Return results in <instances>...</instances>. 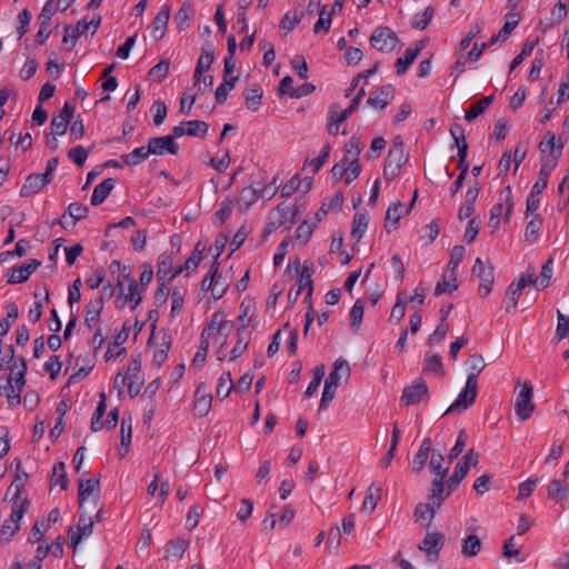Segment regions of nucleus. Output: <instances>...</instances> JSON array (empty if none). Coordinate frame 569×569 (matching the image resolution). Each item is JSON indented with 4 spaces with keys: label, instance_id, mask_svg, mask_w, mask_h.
Returning <instances> with one entry per match:
<instances>
[{
    "label": "nucleus",
    "instance_id": "f257e3e1",
    "mask_svg": "<svg viewBox=\"0 0 569 569\" xmlns=\"http://www.w3.org/2000/svg\"><path fill=\"white\" fill-rule=\"evenodd\" d=\"M23 482L20 477H17V479L10 485L7 492V495L13 492L10 515L12 525H2L0 529L1 536H4L7 540H9L19 530V523L30 506L28 498L21 496Z\"/></svg>",
    "mask_w": 569,
    "mask_h": 569
},
{
    "label": "nucleus",
    "instance_id": "f03ea898",
    "mask_svg": "<svg viewBox=\"0 0 569 569\" xmlns=\"http://www.w3.org/2000/svg\"><path fill=\"white\" fill-rule=\"evenodd\" d=\"M341 377H350V367L347 360L338 358L333 363V370L325 381V388L320 400L319 409H325L335 399L336 391L340 385Z\"/></svg>",
    "mask_w": 569,
    "mask_h": 569
},
{
    "label": "nucleus",
    "instance_id": "7ed1b4c3",
    "mask_svg": "<svg viewBox=\"0 0 569 569\" xmlns=\"http://www.w3.org/2000/svg\"><path fill=\"white\" fill-rule=\"evenodd\" d=\"M408 161V156L405 152V143L400 136L392 140L391 148L388 151L386 164L383 168V178L387 181L393 180L401 171L403 164Z\"/></svg>",
    "mask_w": 569,
    "mask_h": 569
},
{
    "label": "nucleus",
    "instance_id": "20e7f679",
    "mask_svg": "<svg viewBox=\"0 0 569 569\" xmlns=\"http://www.w3.org/2000/svg\"><path fill=\"white\" fill-rule=\"evenodd\" d=\"M517 385L521 386L515 401V411L521 422L527 421L533 412L536 406L532 401L533 387L530 381L520 382L517 380Z\"/></svg>",
    "mask_w": 569,
    "mask_h": 569
},
{
    "label": "nucleus",
    "instance_id": "39448f33",
    "mask_svg": "<svg viewBox=\"0 0 569 569\" xmlns=\"http://www.w3.org/2000/svg\"><path fill=\"white\" fill-rule=\"evenodd\" d=\"M479 453L475 449H470L456 465L452 475L448 478V495L458 487L465 479L471 465L477 466Z\"/></svg>",
    "mask_w": 569,
    "mask_h": 569
},
{
    "label": "nucleus",
    "instance_id": "423d86ee",
    "mask_svg": "<svg viewBox=\"0 0 569 569\" xmlns=\"http://www.w3.org/2000/svg\"><path fill=\"white\" fill-rule=\"evenodd\" d=\"M506 207L505 220L509 221L510 214L513 208V198L511 187L507 186L499 193V202L496 203L490 211L489 226L493 229H498L500 224V216Z\"/></svg>",
    "mask_w": 569,
    "mask_h": 569
},
{
    "label": "nucleus",
    "instance_id": "0eeeda50",
    "mask_svg": "<svg viewBox=\"0 0 569 569\" xmlns=\"http://www.w3.org/2000/svg\"><path fill=\"white\" fill-rule=\"evenodd\" d=\"M370 43L381 52H391L397 48L399 38L391 28L378 27L370 36Z\"/></svg>",
    "mask_w": 569,
    "mask_h": 569
},
{
    "label": "nucleus",
    "instance_id": "6e6552de",
    "mask_svg": "<svg viewBox=\"0 0 569 569\" xmlns=\"http://www.w3.org/2000/svg\"><path fill=\"white\" fill-rule=\"evenodd\" d=\"M446 537L443 533L435 531H427L422 541L418 545V549L426 553L427 560L430 563H435L439 559V553L443 548Z\"/></svg>",
    "mask_w": 569,
    "mask_h": 569
},
{
    "label": "nucleus",
    "instance_id": "1a4fd4ad",
    "mask_svg": "<svg viewBox=\"0 0 569 569\" xmlns=\"http://www.w3.org/2000/svg\"><path fill=\"white\" fill-rule=\"evenodd\" d=\"M472 274L480 279V296L487 297L491 292L495 282L493 267L489 262H483L481 258H477L472 267Z\"/></svg>",
    "mask_w": 569,
    "mask_h": 569
},
{
    "label": "nucleus",
    "instance_id": "9d476101",
    "mask_svg": "<svg viewBox=\"0 0 569 569\" xmlns=\"http://www.w3.org/2000/svg\"><path fill=\"white\" fill-rule=\"evenodd\" d=\"M478 383H473V377H468L466 387L461 390L458 398L450 405L445 415L462 411L469 408L476 400Z\"/></svg>",
    "mask_w": 569,
    "mask_h": 569
},
{
    "label": "nucleus",
    "instance_id": "9b49d317",
    "mask_svg": "<svg viewBox=\"0 0 569 569\" xmlns=\"http://www.w3.org/2000/svg\"><path fill=\"white\" fill-rule=\"evenodd\" d=\"M428 396L427 383L422 379H417L415 382L403 389L401 396L402 406H411L419 403L423 397Z\"/></svg>",
    "mask_w": 569,
    "mask_h": 569
},
{
    "label": "nucleus",
    "instance_id": "f8f14e48",
    "mask_svg": "<svg viewBox=\"0 0 569 569\" xmlns=\"http://www.w3.org/2000/svg\"><path fill=\"white\" fill-rule=\"evenodd\" d=\"M563 144H556V136L551 131H547L539 144V149L543 157L541 160H555V164L561 157Z\"/></svg>",
    "mask_w": 569,
    "mask_h": 569
},
{
    "label": "nucleus",
    "instance_id": "ddd939ff",
    "mask_svg": "<svg viewBox=\"0 0 569 569\" xmlns=\"http://www.w3.org/2000/svg\"><path fill=\"white\" fill-rule=\"evenodd\" d=\"M151 154L162 156L164 153L177 154L179 146L171 136L153 137L148 140Z\"/></svg>",
    "mask_w": 569,
    "mask_h": 569
},
{
    "label": "nucleus",
    "instance_id": "4468645a",
    "mask_svg": "<svg viewBox=\"0 0 569 569\" xmlns=\"http://www.w3.org/2000/svg\"><path fill=\"white\" fill-rule=\"evenodd\" d=\"M190 547V540L177 537L169 540L163 547L164 560H181Z\"/></svg>",
    "mask_w": 569,
    "mask_h": 569
},
{
    "label": "nucleus",
    "instance_id": "2eb2a0df",
    "mask_svg": "<svg viewBox=\"0 0 569 569\" xmlns=\"http://www.w3.org/2000/svg\"><path fill=\"white\" fill-rule=\"evenodd\" d=\"M141 362L138 358L132 359L128 366L127 380L128 393L131 398L136 397L143 385V379L140 377Z\"/></svg>",
    "mask_w": 569,
    "mask_h": 569
},
{
    "label": "nucleus",
    "instance_id": "dca6fc26",
    "mask_svg": "<svg viewBox=\"0 0 569 569\" xmlns=\"http://www.w3.org/2000/svg\"><path fill=\"white\" fill-rule=\"evenodd\" d=\"M74 108L66 102L60 110L59 114L54 116L51 120L50 129L51 134L53 136H62L66 133L68 123L70 122Z\"/></svg>",
    "mask_w": 569,
    "mask_h": 569
},
{
    "label": "nucleus",
    "instance_id": "f3484780",
    "mask_svg": "<svg viewBox=\"0 0 569 569\" xmlns=\"http://www.w3.org/2000/svg\"><path fill=\"white\" fill-rule=\"evenodd\" d=\"M50 182L51 179L46 178L43 173H31L22 184L20 196L23 198L31 197L41 191Z\"/></svg>",
    "mask_w": 569,
    "mask_h": 569
},
{
    "label": "nucleus",
    "instance_id": "a211bd4d",
    "mask_svg": "<svg viewBox=\"0 0 569 569\" xmlns=\"http://www.w3.org/2000/svg\"><path fill=\"white\" fill-rule=\"evenodd\" d=\"M40 264L41 262L39 260L30 259L20 267L12 268L8 277V282L12 284L26 282Z\"/></svg>",
    "mask_w": 569,
    "mask_h": 569
},
{
    "label": "nucleus",
    "instance_id": "6ab92c4d",
    "mask_svg": "<svg viewBox=\"0 0 569 569\" xmlns=\"http://www.w3.org/2000/svg\"><path fill=\"white\" fill-rule=\"evenodd\" d=\"M395 97V89L391 84L381 86L376 91L371 92L367 103L376 109H385L389 101Z\"/></svg>",
    "mask_w": 569,
    "mask_h": 569
},
{
    "label": "nucleus",
    "instance_id": "aec40b11",
    "mask_svg": "<svg viewBox=\"0 0 569 569\" xmlns=\"http://www.w3.org/2000/svg\"><path fill=\"white\" fill-rule=\"evenodd\" d=\"M170 12H171L170 6L164 4L161 8V10L157 13V16L153 18V21H152L150 28H151V36L156 40L163 38L166 30H167L169 19H170Z\"/></svg>",
    "mask_w": 569,
    "mask_h": 569
},
{
    "label": "nucleus",
    "instance_id": "412c9836",
    "mask_svg": "<svg viewBox=\"0 0 569 569\" xmlns=\"http://www.w3.org/2000/svg\"><path fill=\"white\" fill-rule=\"evenodd\" d=\"M547 497L558 503L569 498V485L565 479H552L547 486Z\"/></svg>",
    "mask_w": 569,
    "mask_h": 569
},
{
    "label": "nucleus",
    "instance_id": "4be33fe9",
    "mask_svg": "<svg viewBox=\"0 0 569 569\" xmlns=\"http://www.w3.org/2000/svg\"><path fill=\"white\" fill-rule=\"evenodd\" d=\"M527 286L526 276H521L517 281L510 283L505 297L506 310L516 309L518 300Z\"/></svg>",
    "mask_w": 569,
    "mask_h": 569
},
{
    "label": "nucleus",
    "instance_id": "5701e85b",
    "mask_svg": "<svg viewBox=\"0 0 569 569\" xmlns=\"http://www.w3.org/2000/svg\"><path fill=\"white\" fill-rule=\"evenodd\" d=\"M432 451V440L431 438L427 437L423 439L417 453L413 457L412 471L415 473H420L422 471Z\"/></svg>",
    "mask_w": 569,
    "mask_h": 569
},
{
    "label": "nucleus",
    "instance_id": "b1692460",
    "mask_svg": "<svg viewBox=\"0 0 569 569\" xmlns=\"http://www.w3.org/2000/svg\"><path fill=\"white\" fill-rule=\"evenodd\" d=\"M448 495V481L442 478H435L431 481L430 493L428 496L429 502L436 505V507H441L442 502L449 497Z\"/></svg>",
    "mask_w": 569,
    "mask_h": 569
},
{
    "label": "nucleus",
    "instance_id": "393cba45",
    "mask_svg": "<svg viewBox=\"0 0 569 569\" xmlns=\"http://www.w3.org/2000/svg\"><path fill=\"white\" fill-rule=\"evenodd\" d=\"M422 48V42L416 43L415 47L407 48L403 56L397 59L395 67L396 73L398 76H402L407 71V69L413 63Z\"/></svg>",
    "mask_w": 569,
    "mask_h": 569
},
{
    "label": "nucleus",
    "instance_id": "a878e982",
    "mask_svg": "<svg viewBox=\"0 0 569 569\" xmlns=\"http://www.w3.org/2000/svg\"><path fill=\"white\" fill-rule=\"evenodd\" d=\"M219 262H213L210 269V278L213 279L211 295L214 300L220 299L227 291L229 283L226 277L218 274Z\"/></svg>",
    "mask_w": 569,
    "mask_h": 569
},
{
    "label": "nucleus",
    "instance_id": "bb28decb",
    "mask_svg": "<svg viewBox=\"0 0 569 569\" xmlns=\"http://www.w3.org/2000/svg\"><path fill=\"white\" fill-rule=\"evenodd\" d=\"M103 309V297L92 299L86 306V318L84 323L89 329L99 321Z\"/></svg>",
    "mask_w": 569,
    "mask_h": 569
},
{
    "label": "nucleus",
    "instance_id": "cd10ccee",
    "mask_svg": "<svg viewBox=\"0 0 569 569\" xmlns=\"http://www.w3.org/2000/svg\"><path fill=\"white\" fill-rule=\"evenodd\" d=\"M93 529V519L90 517H87L84 515H81L78 522V533L77 536L73 535L72 528H70L69 532L71 533V543L73 547H77V545L83 539L89 537L92 533Z\"/></svg>",
    "mask_w": 569,
    "mask_h": 569
},
{
    "label": "nucleus",
    "instance_id": "c85d7f7f",
    "mask_svg": "<svg viewBox=\"0 0 569 569\" xmlns=\"http://www.w3.org/2000/svg\"><path fill=\"white\" fill-rule=\"evenodd\" d=\"M114 179L107 178L99 184H97L93 189L92 196H91V204L92 206H99L101 204L110 194V192L114 188Z\"/></svg>",
    "mask_w": 569,
    "mask_h": 569
},
{
    "label": "nucleus",
    "instance_id": "c756f323",
    "mask_svg": "<svg viewBox=\"0 0 569 569\" xmlns=\"http://www.w3.org/2000/svg\"><path fill=\"white\" fill-rule=\"evenodd\" d=\"M100 488V480L98 477H92L90 479H81L79 481V489H78V499L80 506L83 505V502L92 496L94 492H98Z\"/></svg>",
    "mask_w": 569,
    "mask_h": 569
},
{
    "label": "nucleus",
    "instance_id": "7c9ffc66",
    "mask_svg": "<svg viewBox=\"0 0 569 569\" xmlns=\"http://www.w3.org/2000/svg\"><path fill=\"white\" fill-rule=\"evenodd\" d=\"M298 213L296 206H288L286 203H279L269 216L274 220L283 221V226L293 223L295 217Z\"/></svg>",
    "mask_w": 569,
    "mask_h": 569
},
{
    "label": "nucleus",
    "instance_id": "2f4dec72",
    "mask_svg": "<svg viewBox=\"0 0 569 569\" xmlns=\"http://www.w3.org/2000/svg\"><path fill=\"white\" fill-rule=\"evenodd\" d=\"M556 166L557 164H555V160H541V167L538 173V179L532 187V189L536 190V192H543V190L548 186L549 176Z\"/></svg>",
    "mask_w": 569,
    "mask_h": 569
},
{
    "label": "nucleus",
    "instance_id": "473e14b6",
    "mask_svg": "<svg viewBox=\"0 0 569 569\" xmlns=\"http://www.w3.org/2000/svg\"><path fill=\"white\" fill-rule=\"evenodd\" d=\"M438 509H440V507H436L432 502H420L416 506L413 511L415 520L421 521L428 519L427 529H429Z\"/></svg>",
    "mask_w": 569,
    "mask_h": 569
},
{
    "label": "nucleus",
    "instance_id": "72a5a7b5",
    "mask_svg": "<svg viewBox=\"0 0 569 569\" xmlns=\"http://www.w3.org/2000/svg\"><path fill=\"white\" fill-rule=\"evenodd\" d=\"M173 257L172 254L163 253L159 258L158 269H157V279L158 281L170 282L172 280Z\"/></svg>",
    "mask_w": 569,
    "mask_h": 569
},
{
    "label": "nucleus",
    "instance_id": "f704fd0d",
    "mask_svg": "<svg viewBox=\"0 0 569 569\" xmlns=\"http://www.w3.org/2000/svg\"><path fill=\"white\" fill-rule=\"evenodd\" d=\"M100 23H101L100 16H98L97 18H92L91 20H87V18H82L80 21H78V23L73 28L74 30H72V34H71L72 46H74L76 40L83 33L89 31L91 27L93 28V30H92V34H93L97 31V29L99 28Z\"/></svg>",
    "mask_w": 569,
    "mask_h": 569
},
{
    "label": "nucleus",
    "instance_id": "c9c22d12",
    "mask_svg": "<svg viewBox=\"0 0 569 569\" xmlns=\"http://www.w3.org/2000/svg\"><path fill=\"white\" fill-rule=\"evenodd\" d=\"M445 457L438 451L433 450L429 460V469L432 473L436 475V478L446 479L448 476L449 467L443 466Z\"/></svg>",
    "mask_w": 569,
    "mask_h": 569
},
{
    "label": "nucleus",
    "instance_id": "e433bc0d",
    "mask_svg": "<svg viewBox=\"0 0 569 569\" xmlns=\"http://www.w3.org/2000/svg\"><path fill=\"white\" fill-rule=\"evenodd\" d=\"M194 14V9L191 2L186 1L182 3L180 9L174 16V22L179 30H186L189 28V21Z\"/></svg>",
    "mask_w": 569,
    "mask_h": 569
},
{
    "label": "nucleus",
    "instance_id": "4c0bfd02",
    "mask_svg": "<svg viewBox=\"0 0 569 569\" xmlns=\"http://www.w3.org/2000/svg\"><path fill=\"white\" fill-rule=\"evenodd\" d=\"M246 106L252 111H257L261 106L262 89L259 84H253L244 91Z\"/></svg>",
    "mask_w": 569,
    "mask_h": 569
},
{
    "label": "nucleus",
    "instance_id": "58836bf2",
    "mask_svg": "<svg viewBox=\"0 0 569 569\" xmlns=\"http://www.w3.org/2000/svg\"><path fill=\"white\" fill-rule=\"evenodd\" d=\"M493 99L495 96L490 94L472 103L471 107L466 111V120L472 121L478 116L483 113L485 110L492 103Z\"/></svg>",
    "mask_w": 569,
    "mask_h": 569
},
{
    "label": "nucleus",
    "instance_id": "ea45409f",
    "mask_svg": "<svg viewBox=\"0 0 569 569\" xmlns=\"http://www.w3.org/2000/svg\"><path fill=\"white\" fill-rule=\"evenodd\" d=\"M403 213H405L403 204L400 201L391 204L387 209L385 227L388 232L392 231V229H390V226H392L393 229H396V224L399 222V220L401 219Z\"/></svg>",
    "mask_w": 569,
    "mask_h": 569
},
{
    "label": "nucleus",
    "instance_id": "a19ab883",
    "mask_svg": "<svg viewBox=\"0 0 569 569\" xmlns=\"http://www.w3.org/2000/svg\"><path fill=\"white\" fill-rule=\"evenodd\" d=\"M368 214L356 213L352 220L351 238L359 241L367 231L368 228Z\"/></svg>",
    "mask_w": 569,
    "mask_h": 569
},
{
    "label": "nucleus",
    "instance_id": "79ce46f5",
    "mask_svg": "<svg viewBox=\"0 0 569 569\" xmlns=\"http://www.w3.org/2000/svg\"><path fill=\"white\" fill-rule=\"evenodd\" d=\"M50 481L52 486H60L62 490L68 488L69 479L66 471V463L63 461H59L54 465Z\"/></svg>",
    "mask_w": 569,
    "mask_h": 569
},
{
    "label": "nucleus",
    "instance_id": "37998d69",
    "mask_svg": "<svg viewBox=\"0 0 569 569\" xmlns=\"http://www.w3.org/2000/svg\"><path fill=\"white\" fill-rule=\"evenodd\" d=\"M149 146L138 147L132 152L122 154L121 159L127 166H137L150 156Z\"/></svg>",
    "mask_w": 569,
    "mask_h": 569
},
{
    "label": "nucleus",
    "instance_id": "c03bdc74",
    "mask_svg": "<svg viewBox=\"0 0 569 569\" xmlns=\"http://www.w3.org/2000/svg\"><path fill=\"white\" fill-rule=\"evenodd\" d=\"M199 393H200V390H196L193 412L198 417H204L211 408L212 396L211 395H202V397H199Z\"/></svg>",
    "mask_w": 569,
    "mask_h": 569
},
{
    "label": "nucleus",
    "instance_id": "a18cd8bd",
    "mask_svg": "<svg viewBox=\"0 0 569 569\" xmlns=\"http://www.w3.org/2000/svg\"><path fill=\"white\" fill-rule=\"evenodd\" d=\"M481 550V541L478 536L469 535L462 540L461 552L466 557H475Z\"/></svg>",
    "mask_w": 569,
    "mask_h": 569
},
{
    "label": "nucleus",
    "instance_id": "49530a36",
    "mask_svg": "<svg viewBox=\"0 0 569 569\" xmlns=\"http://www.w3.org/2000/svg\"><path fill=\"white\" fill-rule=\"evenodd\" d=\"M342 203L343 196L341 193H337L328 201H325L316 213L317 221H321L325 217H327L330 210L340 209Z\"/></svg>",
    "mask_w": 569,
    "mask_h": 569
},
{
    "label": "nucleus",
    "instance_id": "de8ad7c7",
    "mask_svg": "<svg viewBox=\"0 0 569 569\" xmlns=\"http://www.w3.org/2000/svg\"><path fill=\"white\" fill-rule=\"evenodd\" d=\"M312 279H311V270L309 266L306 263L302 266L299 278V288L296 291L295 299L303 291L307 290V297H310L312 293Z\"/></svg>",
    "mask_w": 569,
    "mask_h": 569
},
{
    "label": "nucleus",
    "instance_id": "09e8293b",
    "mask_svg": "<svg viewBox=\"0 0 569 569\" xmlns=\"http://www.w3.org/2000/svg\"><path fill=\"white\" fill-rule=\"evenodd\" d=\"M234 389H236V386L233 385L231 372L230 371L223 372L218 380L217 396L221 397V399H224Z\"/></svg>",
    "mask_w": 569,
    "mask_h": 569
},
{
    "label": "nucleus",
    "instance_id": "8fccbe9b",
    "mask_svg": "<svg viewBox=\"0 0 569 569\" xmlns=\"http://www.w3.org/2000/svg\"><path fill=\"white\" fill-rule=\"evenodd\" d=\"M131 433H132V420L131 417H123L120 426V438H121V447L126 450L124 452H120V456L123 457L128 450V447L131 442Z\"/></svg>",
    "mask_w": 569,
    "mask_h": 569
},
{
    "label": "nucleus",
    "instance_id": "3c124183",
    "mask_svg": "<svg viewBox=\"0 0 569 569\" xmlns=\"http://www.w3.org/2000/svg\"><path fill=\"white\" fill-rule=\"evenodd\" d=\"M435 14V9L428 6L422 12L415 14L411 26L418 30H425Z\"/></svg>",
    "mask_w": 569,
    "mask_h": 569
},
{
    "label": "nucleus",
    "instance_id": "603ef678",
    "mask_svg": "<svg viewBox=\"0 0 569 569\" xmlns=\"http://www.w3.org/2000/svg\"><path fill=\"white\" fill-rule=\"evenodd\" d=\"M238 341L236 346L230 351V360H236L239 358L244 350L247 349L249 341H250V333L249 331H237Z\"/></svg>",
    "mask_w": 569,
    "mask_h": 569
},
{
    "label": "nucleus",
    "instance_id": "864d4df0",
    "mask_svg": "<svg viewBox=\"0 0 569 569\" xmlns=\"http://www.w3.org/2000/svg\"><path fill=\"white\" fill-rule=\"evenodd\" d=\"M361 152V142L358 137H351L348 143L346 144V153L342 158V162H348L349 160L359 161V154Z\"/></svg>",
    "mask_w": 569,
    "mask_h": 569
},
{
    "label": "nucleus",
    "instance_id": "5fc2aeb1",
    "mask_svg": "<svg viewBox=\"0 0 569 569\" xmlns=\"http://www.w3.org/2000/svg\"><path fill=\"white\" fill-rule=\"evenodd\" d=\"M457 289H458L457 277L449 276V279H448L447 276L445 274L442 277V280L438 281V283L435 288V296L440 297L441 295H443L446 292H453Z\"/></svg>",
    "mask_w": 569,
    "mask_h": 569
},
{
    "label": "nucleus",
    "instance_id": "6e6d98bb",
    "mask_svg": "<svg viewBox=\"0 0 569 569\" xmlns=\"http://www.w3.org/2000/svg\"><path fill=\"white\" fill-rule=\"evenodd\" d=\"M186 124V134L192 137L203 138L209 129V126L204 121L200 120H190L184 122Z\"/></svg>",
    "mask_w": 569,
    "mask_h": 569
},
{
    "label": "nucleus",
    "instance_id": "4d7b16f0",
    "mask_svg": "<svg viewBox=\"0 0 569 569\" xmlns=\"http://www.w3.org/2000/svg\"><path fill=\"white\" fill-rule=\"evenodd\" d=\"M542 226V219L539 216L533 217L526 227L525 239L528 242H535L538 239L539 231Z\"/></svg>",
    "mask_w": 569,
    "mask_h": 569
},
{
    "label": "nucleus",
    "instance_id": "13d9d810",
    "mask_svg": "<svg viewBox=\"0 0 569 569\" xmlns=\"http://www.w3.org/2000/svg\"><path fill=\"white\" fill-rule=\"evenodd\" d=\"M221 326H228V320L224 319V316L221 312H216L212 316L210 323L203 329L201 338L206 335L208 337L212 336Z\"/></svg>",
    "mask_w": 569,
    "mask_h": 569
},
{
    "label": "nucleus",
    "instance_id": "bf43d9fd",
    "mask_svg": "<svg viewBox=\"0 0 569 569\" xmlns=\"http://www.w3.org/2000/svg\"><path fill=\"white\" fill-rule=\"evenodd\" d=\"M170 340L163 338V341L159 345V347L154 350L152 357V365L156 367H160L168 358V351L170 349Z\"/></svg>",
    "mask_w": 569,
    "mask_h": 569
},
{
    "label": "nucleus",
    "instance_id": "052dcab7",
    "mask_svg": "<svg viewBox=\"0 0 569 569\" xmlns=\"http://www.w3.org/2000/svg\"><path fill=\"white\" fill-rule=\"evenodd\" d=\"M465 247L463 246H455L452 248V251H451V254H450V260L448 262V270L450 271V277H453L456 276V268L458 267V264L462 261L463 257H465Z\"/></svg>",
    "mask_w": 569,
    "mask_h": 569
},
{
    "label": "nucleus",
    "instance_id": "680f3d73",
    "mask_svg": "<svg viewBox=\"0 0 569 569\" xmlns=\"http://www.w3.org/2000/svg\"><path fill=\"white\" fill-rule=\"evenodd\" d=\"M238 80V77H231L230 81L222 82L216 90V100L218 103L222 104L227 101L228 93L230 90H232L236 86V82Z\"/></svg>",
    "mask_w": 569,
    "mask_h": 569
},
{
    "label": "nucleus",
    "instance_id": "e2e57ef3",
    "mask_svg": "<svg viewBox=\"0 0 569 569\" xmlns=\"http://www.w3.org/2000/svg\"><path fill=\"white\" fill-rule=\"evenodd\" d=\"M467 445V435L465 429L460 430L457 437L455 446L451 448L448 455V461L451 463L459 455L465 450Z\"/></svg>",
    "mask_w": 569,
    "mask_h": 569
},
{
    "label": "nucleus",
    "instance_id": "0e129e2a",
    "mask_svg": "<svg viewBox=\"0 0 569 569\" xmlns=\"http://www.w3.org/2000/svg\"><path fill=\"white\" fill-rule=\"evenodd\" d=\"M406 315V302L402 299V292L398 293L397 301L390 313V321L393 323H399Z\"/></svg>",
    "mask_w": 569,
    "mask_h": 569
},
{
    "label": "nucleus",
    "instance_id": "69168bd1",
    "mask_svg": "<svg viewBox=\"0 0 569 569\" xmlns=\"http://www.w3.org/2000/svg\"><path fill=\"white\" fill-rule=\"evenodd\" d=\"M88 208L79 202H72L68 206L67 213L72 219V224L77 221L84 219L88 216Z\"/></svg>",
    "mask_w": 569,
    "mask_h": 569
},
{
    "label": "nucleus",
    "instance_id": "338daca9",
    "mask_svg": "<svg viewBox=\"0 0 569 569\" xmlns=\"http://www.w3.org/2000/svg\"><path fill=\"white\" fill-rule=\"evenodd\" d=\"M170 70V63L168 60H161L159 63L153 66L150 71L149 76L152 77L154 80L161 82L169 73Z\"/></svg>",
    "mask_w": 569,
    "mask_h": 569
},
{
    "label": "nucleus",
    "instance_id": "774afa93",
    "mask_svg": "<svg viewBox=\"0 0 569 569\" xmlns=\"http://www.w3.org/2000/svg\"><path fill=\"white\" fill-rule=\"evenodd\" d=\"M558 323L556 329V337L558 340H562L569 336V316L557 312Z\"/></svg>",
    "mask_w": 569,
    "mask_h": 569
}]
</instances>
